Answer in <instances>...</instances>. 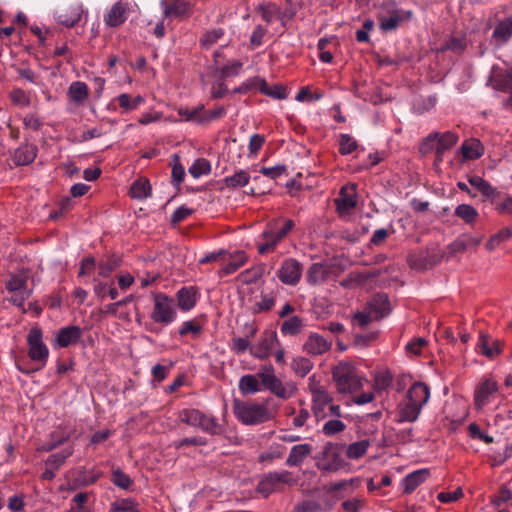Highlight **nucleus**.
I'll return each instance as SVG.
<instances>
[{
    "instance_id": "1",
    "label": "nucleus",
    "mask_w": 512,
    "mask_h": 512,
    "mask_svg": "<svg viewBox=\"0 0 512 512\" xmlns=\"http://www.w3.org/2000/svg\"><path fill=\"white\" fill-rule=\"evenodd\" d=\"M28 357L16 359V367L23 374L30 375L42 370L48 362L49 349L43 341V331L40 327H32L27 335Z\"/></svg>"
},
{
    "instance_id": "2",
    "label": "nucleus",
    "mask_w": 512,
    "mask_h": 512,
    "mask_svg": "<svg viewBox=\"0 0 512 512\" xmlns=\"http://www.w3.org/2000/svg\"><path fill=\"white\" fill-rule=\"evenodd\" d=\"M271 398L263 403L245 402L238 399L233 401V412L237 420L244 425H259L275 417L277 406L270 409Z\"/></svg>"
},
{
    "instance_id": "3",
    "label": "nucleus",
    "mask_w": 512,
    "mask_h": 512,
    "mask_svg": "<svg viewBox=\"0 0 512 512\" xmlns=\"http://www.w3.org/2000/svg\"><path fill=\"white\" fill-rule=\"evenodd\" d=\"M295 221L288 218L271 220L259 236L257 251L261 255L274 252L278 244L283 241L295 228Z\"/></svg>"
},
{
    "instance_id": "4",
    "label": "nucleus",
    "mask_w": 512,
    "mask_h": 512,
    "mask_svg": "<svg viewBox=\"0 0 512 512\" xmlns=\"http://www.w3.org/2000/svg\"><path fill=\"white\" fill-rule=\"evenodd\" d=\"M295 221L288 218L271 220L259 236L257 251L261 255L274 252L278 244L283 241L295 228Z\"/></svg>"
},
{
    "instance_id": "5",
    "label": "nucleus",
    "mask_w": 512,
    "mask_h": 512,
    "mask_svg": "<svg viewBox=\"0 0 512 512\" xmlns=\"http://www.w3.org/2000/svg\"><path fill=\"white\" fill-rule=\"evenodd\" d=\"M179 423L200 429L211 436L222 435L224 428L216 417L196 408H185L177 413Z\"/></svg>"
},
{
    "instance_id": "6",
    "label": "nucleus",
    "mask_w": 512,
    "mask_h": 512,
    "mask_svg": "<svg viewBox=\"0 0 512 512\" xmlns=\"http://www.w3.org/2000/svg\"><path fill=\"white\" fill-rule=\"evenodd\" d=\"M336 389L340 394H353L363 388L365 379L361 377L354 366L349 363H339L332 370Z\"/></svg>"
},
{
    "instance_id": "7",
    "label": "nucleus",
    "mask_w": 512,
    "mask_h": 512,
    "mask_svg": "<svg viewBox=\"0 0 512 512\" xmlns=\"http://www.w3.org/2000/svg\"><path fill=\"white\" fill-rule=\"evenodd\" d=\"M27 281L28 276L23 272L11 274L5 281V291L8 294L5 300L18 307L22 314L27 313L24 303L32 294V290L28 288Z\"/></svg>"
},
{
    "instance_id": "8",
    "label": "nucleus",
    "mask_w": 512,
    "mask_h": 512,
    "mask_svg": "<svg viewBox=\"0 0 512 512\" xmlns=\"http://www.w3.org/2000/svg\"><path fill=\"white\" fill-rule=\"evenodd\" d=\"M153 308L150 319L157 324L168 326L177 319L175 300L163 292L152 293Z\"/></svg>"
},
{
    "instance_id": "9",
    "label": "nucleus",
    "mask_w": 512,
    "mask_h": 512,
    "mask_svg": "<svg viewBox=\"0 0 512 512\" xmlns=\"http://www.w3.org/2000/svg\"><path fill=\"white\" fill-rule=\"evenodd\" d=\"M262 389L269 390L275 396L281 399H288L293 395V389L288 388L283 382L275 375L274 367L272 365H265L258 372Z\"/></svg>"
},
{
    "instance_id": "10",
    "label": "nucleus",
    "mask_w": 512,
    "mask_h": 512,
    "mask_svg": "<svg viewBox=\"0 0 512 512\" xmlns=\"http://www.w3.org/2000/svg\"><path fill=\"white\" fill-rule=\"evenodd\" d=\"M292 483V473L288 470L269 472L259 481L257 491L267 497L273 492L281 490L284 484Z\"/></svg>"
},
{
    "instance_id": "11",
    "label": "nucleus",
    "mask_w": 512,
    "mask_h": 512,
    "mask_svg": "<svg viewBox=\"0 0 512 512\" xmlns=\"http://www.w3.org/2000/svg\"><path fill=\"white\" fill-rule=\"evenodd\" d=\"M280 346L277 333L273 330H265L258 343L250 348V354L259 360H265L270 357L273 349Z\"/></svg>"
},
{
    "instance_id": "12",
    "label": "nucleus",
    "mask_w": 512,
    "mask_h": 512,
    "mask_svg": "<svg viewBox=\"0 0 512 512\" xmlns=\"http://www.w3.org/2000/svg\"><path fill=\"white\" fill-rule=\"evenodd\" d=\"M302 271L303 266L298 260L287 258L282 262L277 271V276L283 284L295 286L301 279Z\"/></svg>"
},
{
    "instance_id": "13",
    "label": "nucleus",
    "mask_w": 512,
    "mask_h": 512,
    "mask_svg": "<svg viewBox=\"0 0 512 512\" xmlns=\"http://www.w3.org/2000/svg\"><path fill=\"white\" fill-rule=\"evenodd\" d=\"M357 185L354 183L347 184L340 189L338 197L334 200L337 211L340 215L350 214L357 206Z\"/></svg>"
},
{
    "instance_id": "14",
    "label": "nucleus",
    "mask_w": 512,
    "mask_h": 512,
    "mask_svg": "<svg viewBox=\"0 0 512 512\" xmlns=\"http://www.w3.org/2000/svg\"><path fill=\"white\" fill-rule=\"evenodd\" d=\"M164 19L184 18L191 13V4L186 0H161Z\"/></svg>"
},
{
    "instance_id": "15",
    "label": "nucleus",
    "mask_w": 512,
    "mask_h": 512,
    "mask_svg": "<svg viewBox=\"0 0 512 512\" xmlns=\"http://www.w3.org/2000/svg\"><path fill=\"white\" fill-rule=\"evenodd\" d=\"M247 260L248 256L243 250H236L231 253L226 250L225 261L217 272L218 277L224 278L235 273L246 264Z\"/></svg>"
},
{
    "instance_id": "16",
    "label": "nucleus",
    "mask_w": 512,
    "mask_h": 512,
    "mask_svg": "<svg viewBox=\"0 0 512 512\" xmlns=\"http://www.w3.org/2000/svg\"><path fill=\"white\" fill-rule=\"evenodd\" d=\"M499 390L498 383L492 378H483L475 389L474 403L476 408L481 409L489 403L490 397Z\"/></svg>"
},
{
    "instance_id": "17",
    "label": "nucleus",
    "mask_w": 512,
    "mask_h": 512,
    "mask_svg": "<svg viewBox=\"0 0 512 512\" xmlns=\"http://www.w3.org/2000/svg\"><path fill=\"white\" fill-rule=\"evenodd\" d=\"M128 16L129 4L120 0L104 14V23L109 27H119L127 20Z\"/></svg>"
},
{
    "instance_id": "18",
    "label": "nucleus",
    "mask_w": 512,
    "mask_h": 512,
    "mask_svg": "<svg viewBox=\"0 0 512 512\" xmlns=\"http://www.w3.org/2000/svg\"><path fill=\"white\" fill-rule=\"evenodd\" d=\"M365 307L374 315L376 320L388 316L392 310L389 297L384 293L375 294Z\"/></svg>"
},
{
    "instance_id": "19",
    "label": "nucleus",
    "mask_w": 512,
    "mask_h": 512,
    "mask_svg": "<svg viewBox=\"0 0 512 512\" xmlns=\"http://www.w3.org/2000/svg\"><path fill=\"white\" fill-rule=\"evenodd\" d=\"M331 346L332 341L325 339L318 333L312 332L303 344V350L309 355L317 356L329 351Z\"/></svg>"
},
{
    "instance_id": "20",
    "label": "nucleus",
    "mask_w": 512,
    "mask_h": 512,
    "mask_svg": "<svg viewBox=\"0 0 512 512\" xmlns=\"http://www.w3.org/2000/svg\"><path fill=\"white\" fill-rule=\"evenodd\" d=\"M83 335V331L79 326L71 325L62 327L58 330L55 337V345L66 348L70 345L77 344Z\"/></svg>"
},
{
    "instance_id": "21",
    "label": "nucleus",
    "mask_w": 512,
    "mask_h": 512,
    "mask_svg": "<svg viewBox=\"0 0 512 512\" xmlns=\"http://www.w3.org/2000/svg\"><path fill=\"white\" fill-rule=\"evenodd\" d=\"M468 183L481 193L485 200L496 203V200L502 196V193L493 187L488 181L482 177L473 175L468 177Z\"/></svg>"
},
{
    "instance_id": "22",
    "label": "nucleus",
    "mask_w": 512,
    "mask_h": 512,
    "mask_svg": "<svg viewBox=\"0 0 512 512\" xmlns=\"http://www.w3.org/2000/svg\"><path fill=\"white\" fill-rule=\"evenodd\" d=\"M413 17V12L407 10L405 12L387 16L383 13H378L379 28L383 32H390L396 30L400 23L404 20H410Z\"/></svg>"
},
{
    "instance_id": "23",
    "label": "nucleus",
    "mask_w": 512,
    "mask_h": 512,
    "mask_svg": "<svg viewBox=\"0 0 512 512\" xmlns=\"http://www.w3.org/2000/svg\"><path fill=\"white\" fill-rule=\"evenodd\" d=\"M37 147L33 144L24 143L15 149L12 160L16 166L31 164L37 156Z\"/></svg>"
},
{
    "instance_id": "24",
    "label": "nucleus",
    "mask_w": 512,
    "mask_h": 512,
    "mask_svg": "<svg viewBox=\"0 0 512 512\" xmlns=\"http://www.w3.org/2000/svg\"><path fill=\"white\" fill-rule=\"evenodd\" d=\"M313 447L310 444L294 445L290 449V453L286 459L285 464L289 467H299L303 464L305 459L311 454Z\"/></svg>"
},
{
    "instance_id": "25",
    "label": "nucleus",
    "mask_w": 512,
    "mask_h": 512,
    "mask_svg": "<svg viewBox=\"0 0 512 512\" xmlns=\"http://www.w3.org/2000/svg\"><path fill=\"white\" fill-rule=\"evenodd\" d=\"M430 398L429 387L422 382L414 383L407 392L406 399L421 408L428 402Z\"/></svg>"
},
{
    "instance_id": "26",
    "label": "nucleus",
    "mask_w": 512,
    "mask_h": 512,
    "mask_svg": "<svg viewBox=\"0 0 512 512\" xmlns=\"http://www.w3.org/2000/svg\"><path fill=\"white\" fill-rule=\"evenodd\" d=\"M178 307L183 311H190L197 303V289L194 286L182 287L176 293Z\"/></svg>"
},
{
    "instance_id": "27",
    "label": "nucleus",
    "mask_w": 512,
    "mask_h": 512,
    "mask_svg": "<svg viewBox=\"0 0 512 512\" xmlns=\"http://www.w3.org/2000/svg\"><path fill=\"white\" fill-rule=\"evenodd\" d=\"M512 37V17H507L498 22L492 33V39L497 46L506 44Z\"/></svg>"
},
{
    "instance_id": "28",
    "label": "nucleus",
    "mask_w": 512,
    "mask_h": 512,
    "mask_svg": "<svg viewBox=\"0 0 512 512\" xmlns=\"http://www.w3.org/2000/svg\"><path fill=\"white\" fill-rule=\"evenodd\" d=\"M428 475L429 471L427 469H420L405 476L401 482L403 492L405 494L414 492L418 486L425 482Z\"/></svg>"
},
{
    "instance_id": "29",
    "label": "nucleus",
    "mask_w": 512,
    "mask_h": 512,
    "mask_svg": "<svg viewBox=\"0 0 512 512\" xmlns=\"http://www.w3.org/2000/svg\"><path fill=\"white\" fill-rule=\"evenodd\" d=\"M239 391L242 395L255 394L262 390L261 382L258 377V373L243 375L238 383Z\"/></svg>"
},
{
    "instance_id": "30",
    "label": "nucleus",
    "mask_w": 512,
    "mask_h": 512,
    "mask_svg": "<svg viewBox=\"0 0 512 512\" xmlns=\"http://www.w3.org/2000/svg\"><path fill=\"white\" fill-rule=\"evenodd\" d=\"M421 410L422 408L419 405H416L406 399L405 403L400 407L397 421L400 423L415 422L418 419Z\"/></svg>"
},
{
    "instance_id": "31",
    "label": "nucleus",
    "mask_w": 512,
    "mask_h": 512,
    "mask_svg": "<svg viewBox=\"0 0 512 512\" xmlns=\"http://www.w3.org/2000/svg\"><path fill=\"white\" fill-rule=\"evenodd\" d=\"M121 264V257L112 254L110 256H107L106 258L101 259L97 266H98V275L102 278H108L111 276L112 272L117 269Z\"/></svg>"
},
{
    "instance_id": "32",
    "label": "nucleus",
    "mask_w": 512,
    "mask_h": 512,
    "mask_svg": "<svg viewBox=\"0 0 512 512\" xmlns=\"http://www.w3.org/2000/svg\"><path fill=\"white\" fill-rule=\"evenodd\" d=\"M333 400L331 394L325 387L315 388L312 393L313 410L316 415L323 411L324 407Z\"/></svg>"
},
{
    "instance_id": "33",
    "label": "nucleus",
    "mask_w": 512,
    "mask_h": 512,
    "mask_svg": "<svg viewBox=\"0 0 512 512\" xmlns=\"http://www.w3.org/2000/svg\"><path fill=\"white\" fill-rule=\"evenodd\" d=\"M463 157L469 160L479 159L484 153V147L477 139H470L462 144Z\"/></svg>"
},
{
    "instance_id": "34",
    "label": "nucleus",
    "mask_w": 512,
    "mask_h": 512,
    "mask_svg": "<svg viewBox=\"0 0 512 512\" xmlns=\"http://www.w3.org/2000/svg\"><path fill=\"white\" fill-rule=\"evenodd\" d=\"M329 275V270L322 263H314L307 272V281L309 284L316 285L324 282Z\"/></svg>"
},
{
    "instance_id": "35",
    "label": "nucleus",
    "mask_w": 512,
    "mask_h": 512,
    "mask_svg": "<svg viewBox=\"0 0 512 512\" xmlns=\"http://www.w3.org/2000/svg\"><path fill=\"white\" fill-rule=\"evenodd\" d=\"M68 95L71 101L77 104L84 103L89 95L87 84L81 81L73 82L68 89Z\"/></svg>"
},
{
    "instance_id": "36",
    "label": "nucleus",
    "mask_w": 512,
    "mask_h": 512,
    "mask_svg": "<svg viewBox=\"0 0 512 512\" xmlns=\"http://www.w3.org/2000/svg\"><path fill=\"white\" fill-rule=\"evenodd\" d=\"M242 62L234 60L228 62L223 66H217L214 68V75L220 80H224L229 77L237 76L242 68Z\"/></svg>"
},
{
    "instance_id": "37",
    "label": "nucleus",
    "mask_w": 512,
    "mask_h": 512,
    "mask_svg": "<svg viewBox=\"0 0 512 512\" xmlns=\"http://www.w3.org/2000/svg\"><path fill=\"white\" fill-rule=\"evenodd\" d=\"M467 47V40L464 35L452 36L446 40L440 47V52L451 51L455 54H461Z\"/></svg>"
},
{
    "instance_id": "38",
    "label": "nucleus",
    "mask_w": 512,
    "mask_h": 512,
    "mask_svg": "<svg viewBox=\"0 0 512 512\" xmlns=\"http://www.w3.org/2000/svg\"><path fill=\"white\" fill-rule=\"evenodd\" d=\"M258 12L260 13L262 20L268 25L276 20H280L282 17L281 9L274 3L260 5Z\"/></svg>"
},
{
    "instance_id": "39",
    "label": "nucleus",
    "mask_w": 512,
    "mask_h": 512,
    "mask_svg": "<svg viewBox=\"0 0 512 512\" xmlns=\"http://www.w3.org/2000/svg\"><path fill=\"white\" fill-rule=\"evenodd\" d=\"M109 512H139V504L132 498L116 499L110 504Z\"/></svg>"
},
{
    "instance_id": "40",
    "label": "nucleus",
    "mask_w": 512,
    "mask_h": 512,
    "mask_svg": "<svg viewBox=\"0 0 512 512\" xmlns=\"http://www.w3.org/2000/svg\"><path fill=\"white\" fill-rule=\"evenodd\" d=\"M455 215L467 225H473L479 218L478 211L469 204H460L455 208Z\"/></svg>"
},
{
    "instance_id": "41",
    "label": "nucleus",
    "mask_w": 512,
    "mask_h": 512,
    "mask_svg": "<svg viewBox=\"0 0 512 512\" xmlns=\"http://www.w3.org/2000/svg\"><path fill=\"white\" fill-rule=\"evenodd\" d=\"M115 101L122 108L123 112H128L138 108L141 104L144 103L145 100L140 95L132 98L129 94L123 93L117 96Z\"/></svg>"
},
{
    "instance_id": "42",
    "label": "nucleus",
    "mask_w": 512,
    "mask_h": 512,
    "mask_svg": "<svg viewBox=\"0 0 512 512\" xmlns=\"http://www.w3.org/2000/svg\"><path fill=\"white\" fill-rule=\"evenodd\" d=\"M303 320L299 316H292L280 326V331L284 336H295L301 332Z\"/></svg>"
},
{
    "instance_id": "43",
    "label": "nucleus",
    "mask_w": 512,
    "mask_h": 512,
    "mask_svg": "<svg viewBox=\"0 0 512 512\" xmlns=\"http://www.w3.org/2000/svg\"><path fill=\"white\" fill-rule=\"evenodd\" d=\"M130 193L132 198L145 199L151 195V185L148 179L140 178L136 180L131 188Z\"/></svg>"
},
{
    "instance_id": "44",
    "label": "nucleus",
    "mask_w": 512,
    "mask_h": 512,
    "mask_svg": "<svg viewBox=\"0 0 512 512\" xmlns=\"http://www.w3.org/2000/svg\"><path fill=\"white\" fill-rule=\"evenodd\" d=\"M479 348L483 355L488 358H493L501 352V344L497 340H489L485 336H481L478 343Z\"/></svg>"
},
{
    "instance_id": "45",
    "label": "nucleus",
    "mask_w": 512,
    "mask_h": 512,
    "mask_svg": "<svg viewBox=\"0 0 512 512\" xmlns=\"http://www.w3.org/2000/svg\"><path fill=\"white\" fill-rule=\"evenodd\" d=\"M257 90L275 99H284L286 97V90L282 86L275 85L270 87L266 80L262 78H259Z\"/></svg>"
},
{
    "instance_id": "46",
    "label": "nucleus",
    "mask_w": 512,
    "mask_h": 512,
    "mask_svg": "<svg viewBox=\"0 0 512 512\" xmlns=\"http://www.w3.org/2000/svg\"><path fill=\"white\" fill-rule=\"evenodd\" d=\"M458 141V136L457 134L453 133V132H445L443 134H439L436 142H437V147H436V153L438 155L442 154L445 150H448L450 148H452Z\"/></svg>"
},
{
    "instance_id": "47",
    "label": "nucleus",
    "mask_w": 512,
    "mask_h": 512,
    "mask_svg": "<svg viewBox=\"0 0 512 512\" xmlns=\"http://www.w3.org/2000/svg\"><path fill=\"white\" fill-rule=\"evenodd\" d=\"M250 175L245 170H239L235 174L224 179V183L228 188H240L249 183Z\"/></svg>"
},
{
    "instance_id": "48",
    "label": "nucleus",
    "mask_w": 512,
    "mask_h": 512,
    "mask_svg": "<svg viewBox=\"0 0 512 512\" xmlns=\"http://www.w3.org/2000/svg\"><path fill=\"white\" fill-rule=\"evenodd\" d=\"M89 494L80 492L74 495L71 500V507L65 512H92V508L87 505Z\"/></svg>"
},
{
    "instance_id": "49",
    "label": "nucleus",
    "mask_w": 512,
    "mask_h": 512,
    "mask_svg": "<svg viewBox=\"0 0 512 512\" xmlns=\"http://www.w3.org/2000/svg\"><path fill=\"white\" fill-rule=\"evenodd\" d=\"M202 326L196 319L188 320L182 323L178 330V334L182 337L191 335L193 338H198L202 333Z\"/></svg>"
},
{
    "instance_id": "50",
    "label": "nucleus",
    "mask_w": 512,
    "mask_h": 512,
    "mask_svg": "<svg viewBox=\"0 0 512 512\" xmlns=\"http://www.w3.org/2000/svg\"><path fill=\"white\" fill-rule=\"evenodd\" d=\"M370 446L368 440H361L350 444L346 450L349 459H359L364 456Z\"/></svg>"
},
{
    "instance_id": "51",
    "label": "nucleus",
    "mask_w": 512,
    "mask_h": 512,
    "mask_svg": "<svg viewBox=\"0 0 512 512\" xmlns=\"http://www.w3.org/2000/svg\"><path fill=\"white\" fill-rule=\"evenodd\" d=\"M226 109L223 106H216L211 110L205 111L204 109L201 111L199 124L209 123L216 120H219L226 116Z\"/></svg>"
},
{
    "instance_id": "52",
    "label": "nucleus",
    "mask_w": 512,
    "mask_h": 512,
    "mask_svg": "<svg viewBox=\"0 0 512 512\" xmlns=\"http://www.w3.org/2000/svg\"><path fill=\"white\" fill-rule=\"evenodd\" d=\"M73 454V448L67 447L63 449L61 452L52 454L48 457L45 464L46 466H50L53 469H58L62 466L65 460Z\"/></svg>"
},
{
    "instance_id": "53",
    "label": "nucleus",
    "mask_w": 512,
    "mask_h": 512,
    "mask_svg": "<svg viewBox=\"0 0 512 512\" xmlns=\"http://www.w3.org/2000/svg\"><path fill=\"white\" fill-rule=\"evenodd\" d=\"M170 165L172 166V183L176 186L180 185L181 182L184 179L185 176V168L180 163V157L177 154L172 155V160L170 162Z\"/></svg>"
},
{
    "instance_id": "54",
    "label": "nucleus",
    "mask_w": 512,
    "mask_h": 512,
    "mask_svg": "<svg viewBox=\"0 0 512 512\" xmlns=\"http://www.w3.org/2000/svg\"><path fill=\"white\" fill-rule=\"evenodd\" d=\"M189 173L194 178H199L202 175H208L211 172L210 162L204 158H199L188 169Z\"/></svg>"
},
{
    "instance_id": "55",
    "label": "nucleus",
    "mask_w": 512,
    "mask_h": 512,
    "mask_svg": "<svg viewBox=\"0 0 512 512\" xmlns=\"http://www.w3.org/2000/svg\"><path fill=\"white\" fill-rule=\"evenodd\" d=\"M111 482L118 488L128 490L133 484V480L129 475L124 473L121 469L117 468L112 471Z\"/></svg>"
},
{
    "instance_id": "56",
    "label": "nucleus",
    "mask_w": 512,
    "mask_h": 512,
    "mask_svg": "<svg viewBox=\"0 0 512 512\" xmlns=\"http://www.w3.org/2000/svg\"><path fill=\"white\" fill-rule=\"evenodd\" d=\"M229 347L231 351L236 355L244 354L246 351L250 352L251 345L250 340L244 337L234 336L232 337Z\"/></svg>"
},
{
    "instance_id": "57",
    "label": "nucleus",
    "mask_w": 512,
    "mask_h": 512,
    "mask_svg": "<svg viewBox=\"0 0 512 512\" xmlns=\"http://www.w3.org/2000/svg\"><path fill=\"white\" fill-rule=\"evenodd\" d=\"M313 366V362L305 357H296L292 362V369L300 377H305Z\"/></svg>"
},
{
    "instance_id": "58",
    "label": "nucleus",
    "mask_w": 512,
    "mask_h": 512,
    "mask_svg": "<svg viewBox=\"0 0 512 512\" xmlns=\"http://www.w3.org/2000/svg\"><path fill=\"white\" fill-rule=\"evenodd\" d=\"M358 147L357 141L349 134H341L339 139V153L348 155L355 151Z\"/></svg>"
},
{
    "instance_id": "59",
    "label": "nucleus",
    "mask_w": 512,
    "mask_h": 512,
    "mask_svg": "<svg viewBox=\"0 0 512 512\" xmlns=\"http://www.w3.org/2000/svg\"><path fill=\"white\" fill-rule=\"evenodd\" d=\"M224 35V30L221 28L213 29L210 31H207L200 39V45L201 47L208 49L217 41L222 38Z\"/></svg>"
},
{
    "instance_id": "60",
    "label": "nucleus",
    "mask_w": 512,
    "mask_h": 512,
    "mask_svg": "<svg viewBox=\"0 0 512 512\" xmlns=\"http://www.w3.org/2000/svg\"><path fill=\"white\" fill-rule=\"evenodd\" d=\"M275 305V298L266 294L261 295V300L256 302L252 308L254 314L270 311Z\"/></svg>"
},
{
    "instance_id": "61",
    "label": "nucleus",
    "mask_w": 512,
    "mask_h": 512,
    "mask_svg": "<svg viewBox=\"0 0 512 512\" xmlns=\"http://www.w3.org/2000/svg\"><path fill=\"white\" fill-rule=\"evenodd\" d=\"M11 101L18 106L27 107L30 105L29 95L20 88H15L10 93Z\"/></svg>"
},
{
    "instance_id": "62",
    "label": "nucleus",
    "mask_w": 512,
    "mask_h": 512,
    "mask_svg": "<svg viewBox=\"0 0 512 512\" xmlns=\"http://www.w3.org/2000/svg\"><path fill=\"white\" fill-rule=\"evenodd\" d=\"M512 237V227H505L493 235L487 243L488 248H493Z\"/></svg>"
},
{
    "instance_id": "63",
    "label": "nucleus",
    "mask_w": 512,
    "mask_h": 512,
    "mask_svg": "<svg viewBox=\"0 0 512 512\" xmlns=\"http://www.w3.org/2000/svg\"><path fill=\"white\" fill-rule=\"evenodd\" d=\"M501 214H512V196L506 195L503 199L498 198L496 203H491Z\"/></svg>"
},
{
    "instance_id": "64",
    "label": "nucleus",
    "mask_w": 512,
    "mask_h": 512,
    "mask_svg": "<svg viewBox=\"0 0 512 512\" xmlns=\"http://www.w3.org/2000/svg\"><path fill=\"white\" fill-rule=\"evenodd\" d=\"M321 506L314 500H304L297 504L292 512H318Z\"/></svg>"
}]
</instances>
